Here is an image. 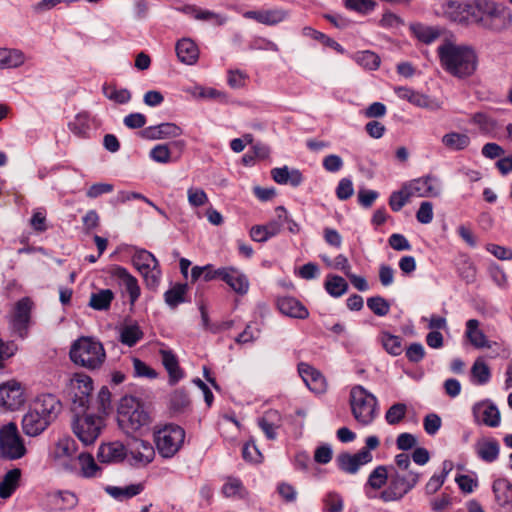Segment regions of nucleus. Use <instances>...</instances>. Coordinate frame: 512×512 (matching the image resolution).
Returning a JSON list of instances; mask_svg holds the SVG:
<instances>
[{
    "label": "nucleus",
    "mask_w": 512,
    "mask_h": 512,
    "mask_svg": "<svg viewBox=\"0 0 512 512\" xmlns=\"http://www.w3.org/2000/svg\"><path fill=\"white\" fill-rule=\"evenodd\" d=\"M437 53L442 68L454 77H468L477 68V55L471 46L447 40L437 48Z\"/></svg>",
    "instance_id": "obj_1"
},
{
    "label": "nucleus",
    "mask_w": 512,
    "mask_h": 512,
    "mask_svg": "<svg viewBox=\"0 0 512 512\" xmlns=\"http://www.w3.org/2000/svg\"><path fill=\"white\" fill-rule=\"evenodd\" d=\"M71 360L90 370L98 369L106 359V353L101 342L92 337H81L70 349Z\"/></svg>",
    "instance_id": "obj_2"
},
{
    "label": "nucleus",
    "mask_w": 512,
    "mask_h": 512,
    "mask_svg": "<svg viewBox=\"0 0 512 512\" xmlns=\"http://www.w3.org/2000/svg\"><path fill=\"white\" fill-rule=\"evenodd\" d=\"M117 421L126 434H131L147 426L150 423V415L135 397L125 396L118 407Z\"/></svg>",
    "instance_id": "obj_3"
},
{
    "label": "nucleus",
    "mask_w": 512,
    "mask_h": 512,
    "mask_svg": "<svg viewBox=\"0 0 512 512\" xmlns=\"http://www.w3.org/2000/svg\"><path fill=\"white\" fill-rule=\"evenodd\" d=\"M350 406L353 417L362 425L371 424L378 414L377 398L361 385L351 389Z\"/></svg>",
    "instance_id": "obj_4"
},
{
    "label": "nucleus",
    "mask_w": 512,
    "mask_h": 512,
    "mask_svg": "<svg viewBox=\"0 0 512 512\" xmlns=\"http://www.w3.org/2000/svg\"><path fill=\"white\" fill-rule=\"evenodd\" d=\"M478 12L484 14L485 18L478 16L477 22L490 31L500 33L512 26L510 9L492 0H478Z\"/></svg>",
    "instance_id": "obj_5"
},
{
    "label": "nucleus",
    "mask_w": 512,
    "mask_h": 512,
    "mask_svg": "<svg viewBox=\"0 0 512 512\" xmlns=\"http://www.w3.org/2000/svg\"><path fill=\"white\" fill-rule=\"evenodd\" d=\"M420 476L416 471H395L379 498L385 503L400 501L418 484Z\"/></svg>",
    "instance_id": "obj_6"
},
{
    "label": "nucleus",
    "mask_w": 512,
    "mask_h": 512,
    "mask_svg": "<svg viewBox=\"0 0 512 512\" xmlns=\"http://www.w3.org/2000/svg\"><path fill=\"white\" fill-rule=\"evenodd\" d=\"M185 440V431L175 424H168L154 433V442L161 457L169 459L175 456L182 448Z\"/></svg>",
    "instance_id": "obj_7"
},
{
    "label": "nucleus",
    "mask_w": 512,
    "mask_h": 512,
    "mask_svg": "<svg viewBox=\"0 0 512 512\" xmlns=\"http://www.w3.org/2000/svg\"><path fill=\"white\" fill-rule=\"evenodd\" d=\"M478 0L457 1L445 0L441 3L438 14L451 22L468 24L470 21H478Z\"/></svg>",
    "instance_id": "obj_8"
},
{
    "label": "nucleus",
    "mask_w": 512,
    "mask_h": 512,
    "mask_svg": "<svg viewBox=\"0 0 512 512\" xmlns=\"http://www.w3.org/2000/svg\"><path fill=\"white\" fill-rule=\"evenodd\" d=\"M27 453L24 441L14 422L0 428V457L7 460H18Z\"/></svg>",
    "instance_id": "obj_9"
},
{
    "label": "nucleus",
    "mask_w": 512,
    "mask_h": 512,
    "mask_svg": "<svg viewBox=\"0 0 512 512\" xmlns=\"http://www.w3.org/2000/svg\"><path fill=\"white\" fill-rule=\"evenodd\" d=\"M132 262L143 276L146 286L149 289H156L160 282L161 270L155 256L147 250L138 249L132 256Z\"/></svg>",
    "instance_id": "obj_10"
},
{
    "label": "nucleus",
    "mask_w": 512,
    "mask_h": 512,
    "mask_svg": "<svg viewBox=\"0 0 512 512\" xmlns=\"http://www.w3.org/2000/svg\"><path fill=\"white\" fill-rule=\"evenodd\" d=\"M103 419L94 415L78 416L73 422V432L84 445H91L99 437Z\"/></svg>",
    "instance_id": "obj_11"
},
{
    "label": "nucleus",
    "mask_w": 512,
    "mask_h": 512,
    "mask_svg": "<svg viewBox=\"0 0 512 512\" xmlns=\"http://www.w3.org/2000/svg\"><path fill=\"white\" fill-rule=\"evenodd\" d=\"M92 390V379L83 373H75L67 386V392L73 403L83 409L89 406Z\"/></svg>",
    "instance_id": "obj_12"
},
{
    "label": "nucleus",
    "mask_w": 512,
    "mask_h": 512,
    "mask_svg": "<svg viewBox=\"0 0 512 512\" xmlns=\"http://www.w3.org/2000/svg\"><path fill=\"white\" fill-rule=\"evenodd\" d=\"M126 449V458L132 466L145 467L154 460L155 449L148 441L131 438L126 444Z\"/></svg>",
    "instance_id": "obj_13"
},
{
    "label": "nucleus",
    "mask_w": 512,
    "mask_h": 512,
    "mask_svg": "<svg viewBox=\"0 0 512 512\" xmlns=\"http://www.w3.org/2000/svg\"><path fill=\"white\" fill-rule=\"evenodd\" d=\"M78 505V497L69 490L47 492L41 500V506L49 512H62L74 509Z\"/></svg>",
    "instance_id": "obj_14"
},
{
    "label": "nucleus",
    "mask_w": 512,
    "mask_h": 512,
    "mask_svg": "<svg viewBox=\"0 0 512 512\" xmlns=\"http://www.w3.org/2000/svg\"><path fill=\"white\" fill-rule=\"evenodd\" d=\"M411 197H438L442 188L437 177L427 175L405 183Z\"/></svg>",
    "instance_id": "obj_15"
},
{
    "label": "nucleus",
    "mask_w": 512,
    "mask_h": 512,
    "mask_svg": "<svg viewBox=\"0 0 512 512\" xmlns=\"http://www.w3.org/2000/svg\"><path fill=\"white\" fill-rule=\"evenodd\" d=\"M0 401L7 409H18L26 401L24 388L15 380H11L0 385Z\"/></svg>",
    "instance_id": "obj_16"
},
{
    "label": "nucleus",
    "mask_w": 512,
    "mask_h": 512,
    "mask_svg": "<svg viewBox=\"0 0 512 512\" xmlns=\"http://www.w3.org/2000/svg\"><path fill=\"white\" fill-rule=\"evenodd\" d=\"M41 416H45L50 423L55 421L61 412L62 404L60 400L53 394L44 393L37 396L30 404Z\"/></svg>",
    "instance_id": "obj_17"
},
{
    "label": "nucleus",
    "mask_w": 512,
    "mask_h": 512,
    "mask_svg": "<svg viewBox=\"0 0 512 512\" xmlns=\"http://www.w3.org/2000/svg\"><path fill=\"white\" fill-rule=\"evenodd\" d=\"M372 459V453L367 450H360L355 454L344 452L337 456L336 464L341 471L347 474H355L360 467L370 463Z\"/></svg>",
    "instance_id": "obj_18"
},
{
    "label": "nucleus",
    "mask_w": 512,
    "mask_h": 512,
    "mask_svg": "<svg viewBox=\"0 0 512 512\" xmlns=\"http://www.w3.org/2000/svg\"><path fill=\"white\" fill-rule=\"evenodd\" d=\"M474 421L488 427H497L500 424V412L498 408L489 401H481L472 407Z\"/></svg>",
    "instance_id": "obj_19"
},
{
    "label": "nucleus",
    "mask_w": 512,
    "mask_h": 512,
    "mask_svg": "<svg viewBox=\"0 0 512 512\" xmlns=\"http://www.w3.org/2000/svg\"><path fill=\"white\" fill-rule=\"evenodd\" d=\"M51 423L46 420L45 416H41L35 409L30 406L22 417L21 427L25 435L36 437L42 434Z\"/></svg>",
    "instance_id": "obj_20"
},
{
    "label": "nucleus",
    "mask_w": 512,
    "mask_h": 512,
    "mask_svg": "<svg viewBox=\"0 0 512 512\" xmlns=\"http://www.w3.org/2000/svg\"><path fill=\"white\" fill-rule=\"evenodd\" d=\"M127 457L126 445L119 441L104 443L99 446L97 458L99 462L112 464L120 463Z\"/></svg>",
    "instance_id": "obj_21"
},
{
    "label": "nucleus",
    "mask_w": 512,
    "mask_h": 512,
    "mask_svg": "<svg viewBox=\"0 0 512 512\" xmlns=\"http://www.w3.org/2000/svg\"><path fill=\"white\" fill-rule=\"evenodd\" d=\"M243 17L253 19L264 25L273 26L283 22L288 17V12L282 8L250 10L244 12Z\"/></svg>",
    "instance_id": "obj_22"
},
{
    "label": "nucleus",
    "mask_w": 512,
    "mask_h": 512,
    "mask_svg": "<svg viewBox=\"0 0 512 512\" xmlns=\"http://www.w3.org/2000/svg\"><path fill=\"white\" fill-rule=\"evenodd\" d=\"M110 274L119 281L120 285L125 287L131 304H134L140 296V287L137 279L126 268L118 265L111 268Z\"/></svg>",
    "instance_id": "obj_23"
},
{
    "label": "nucleus",
    "mask_w": 512,
    "mask_h": 512,
    "mask_svg": "<svg viewBox=\"0 0 512 512\" xmlns=\"http://www.w3.org/2000/svg\"><path fill=\"white\" fill-rule=\"evenodd\" d=\"M298 372L306 386L315 393H322L326 389V381L323 375L307 363L298 365Z\"/></svg>",
    "instance_id": "obj_24"
},
{
    "label": "nucleus",
    "mask_w": 512,
    "mask_h": 512,
    "mask_svg": "<svg viewBox=\"0 0 512 512\" xmlns=\"http://www.w3.org/2000/svg\"><path fill=\"white\" fill-rule=\"evenodd\" d=\"M277 307L282 314L292 318L306 319L309 316L308 309L294 297H279Z\"/></svg>",
    "instance_id": "obj_25"
},
{
    "label": "nucleus",
    "mask_w": 512,
    "mask_h": 512,
    "mask_svg": "<svg viewBox=\"0 0 512 512\" xmlns=\"http://www.w3.org/2000/svg\"><path fill=\"white\" fill-rule=\"evenodd\" d=\"M282 425L281 414L277 410L266 411L259 419L258 426L269 440L277 438V429Z\"/></svg>",
    "instance_id": "obj_26"
},
{
    "label": "nucleus",
    "mask_w": 512,
    "mask_h": 512,
    "mask_svg": "<svg viewBox=\"0 0 512 512\" xmlns=\"http://www.w3.org/2000/svg\"><path fill=\"white\" fill-rule=\"evenodd\" d=\"M142 134L146 139L157 140L178 137L182 130L174 123H161L145 128Z\"/></svg>",
    "instance_id": "obj_27"
},
{
    "label": "nucleus",
    "mask_w": 512,
    "mask_h": 512,
    "mask_svg": "<svg viewBox=\"0 0 512 512\" xmlns=\"http://www.w3.org/2000/svg\"><path fill=\"white\" fill-rule=\"evenodd\" d=\"M223 281L237 294L245 295L249 290L248 278L235 267H227Z\"/></svg>",
    "instance_id": "obj_28"
},
{
    "label": "nucleus",
    "mask_w": 512,
    "mask_h": 512,
    "mask_svg": "<svg viewBox=\"0 0 512 512\" xmlns=\"http://www.w3.org/2000/svg\"><path fill=\"white\" fill-rule=\"evenodd\" d=\"M32 308L33 302L29 297H24L16 302L13 312V325L17 330L27 327Z\"/></svg>",
    "instance_id": "obj_29"
},
{
    "label": "nucleus",
    "mask_w": 512,
    "mask_h": 512,
    "mask_svg": "<svg viewBox=\"0 0 512 512\" xmlns=\"http://www.w3.org/2000/svg\"><path fill=\"white\" fill-rule=\"evenodd\" d=\"M175 49L179 61L186 65L195 64L199 58V49L189 38L179 40Z\"/></svg>",
    "instance_id": "obj_30"
},
{
    "label": "nucleus",
    "mask_w": 512,
    "mask_h": 512,
    "mask_svg": "<svg viewBox=\"0 0 512 512\" xmlns=\"http://www.w3.org/2000/svg\"><path fill=\"white\" fill-rule=\"evenodd\" d=\"M273 180L281 185L290 184L298 187L303 182V176L297 169H289L287 166L273 168L271 170Z\"/></svg>",
    "instance_id": "obj_31"
},
{
    "label": "nucleus",
    "mask_w": 512,
    "mask_h": 512,
    "mask_svg": "<svg viewBox=\"0 0 512 512\" xmlns=\"http://www.w3.org/2000/svg\"><path fill=\"white\" fill-rule=\"evenodd\" d=\"M281 231V223L276 219L265 225H255L250 230V237L256 242H266L268 239L278 235Z\"/></svg>",
    "instance_id": "obj_32"
},
{
    "label": "nucleus",
    "mask_w": 512,
    "mask_h": 512,
    "mask_svg": "<svg viewBox=\"0 0 512 512\" xmlns=\"http://www.w3.org/2000/svg\"><path fill=\"white\" fill-rule=\"evenodd\" d=\"M480 323L477 319H470L466 322L465 336L476 348H490L491 345L483 331L479 328Z\"/></svg>",
    "instance_id": "obj_33"
},
{
    "label": "nucleus",
    "mask_w": 512,
    "mask_h": 512,
    "mask_svg": "<svg viewBox=\"0 0 512 512\" xmlns=\"http://www.w3.org/2000/svg\"><path fill=\"white\" fill-rule=\"evenodd\" d=\"M20 479L21 470L19 468L9 470L0 481V498L7 499L11 497L19 487Z\"/></svg>",
    "instance_id": "obj_34"
},
{
    "label": "nucleus",
    "mask_w": 512,
    "mask_h": 512,
    "mask_svg": "<svg viewBox=\"0 0 512 512\" xmlns=\"http://www.w3.org/2000/svg\"><path fill=\"white\" fill-rule=\"evenodd\" d=\"M144 490L143 483H134L124 487L107 486L105 491L112 498L123 501L139 495Z\"/></svg>",
    "instance_id": "obj_35"
},
{
    "label": "nucleus",
    "mask_w": 512,
    "mask_h": 512,
    "mask_svg": "<svg viewBox=\"0 0 512 512\" xmlns=\"http://www.w3.org/2000/svg\"><path fill=\"white\" fill-rule=\"evenodd\" d=\"M476 453L480 459L485 462H494L499 455V444L493 439H483L475 445Z\"/></svg>",
    "instance_id": "obj_36"
},
{
    "label": "nucleus",
    "mask_w": 512,
    "mask_h": 512,
    "mask_svg": "<svg viewBox=\"0 0 512 512\" xmlns=\"http://www.w3.org/2000/svg\"><path fill=\"white\" fill-rule=\"evenodd\" d=\"M493 492L500 506H512V484L509 480L505 478L495 480L493 483Z\"/></svg>",
    "instance_id": "obj_37"
},
{
    "label": "nucleus",
    "mask_w": 512,
    "mask_h": 512,
    "mask_svg": "<svg viewBox=\"0 0 512 512\" xmlns=\"http://www.w3.org/2000/svg\"><path fill=\"white\" fill-rule=\"evenodd\" d=\"M92 119L87 112L78 113L72 121L68 123L70 131L80 138H88L91 132Z\"/></svg>",
    "instance_id": "obj_38"
},
{
    "label": "nucleus",
    "mask_w": 512,
    "mask_h": 512,
    "mask_svg": "<svg viewBox=\"0 0 512 512\" xmlns=\"http://www.w3.org/2000/svg\"><path fill=\"white\" fill-rule=\"evenodd\" d=\"M441 143L450 151H462L470 145V137L466 133L452 131L442 136Z\"/></svg>",
    "instance_id": "obj_39"
},
{
    "label": "nucleus",
    "mask_w": 512,
    "mask_h": 512,
    "mask_svg": "<svg viewBox=\"0 0 512 512\" xmlns=\"http://www.w3.org/2000/svg\"><path fill=\"white\" fill-rule=\"evenodd\" d=\"M25 60L24 53L18 49L0 48V69L20 67Z\"/></svg>",
    "instance_id": "obj_40"
},
{
    "label": "nucleus",
    "mask_w": 512,
    "mask_h": 512,
    "mask_svg": "<svg viewBox=\"0 0 512 512\" xmlns=\"http://www.w3.org/2000/svg\"><path fill=\"white\" fill-rule=\"evenodd\" d=\"M76 450L75 441L70 437H63L56 442L52 450V456L57 460L70 459L75 455Z\"/></svg>",
    "instance_id": "obj_41"
},
{
    "label": "nucleus",
    "mask_w": 512,
    "mask_h": 512,
    "mask_svg": "<svg viewBox=\"0 0 512 512\" xmlns=\"http://www.w3.org/2000/svg\"><path fill=\"white\" fill-rule=\"evenodd\" d=\"M471 378L472 382L477 385H484L489 382L491 371L483 358L479 357L473 363L471 367Z\"/></svg>",
    "instance_id": "obj_42"
},
{
    "label": "nucleus",
    "mask_w": 512,
    "mask_h": 512,
    "mask_svg": "<svg viewBox=\"0 0 512 512\" xmlns=\"http://www.w3.org/2000/svg\"><path fill=\"white\" fill-rule=\"evenodd\" d=\"M410 29L413 35L425 44L434 42L440 36L438 29L421 23L412 24Z\"/></svg>",
    "instance_id": "obj_43"
},
{
    "label": "nucleus",
    "mask_w": 512,
    "mask_h": 512,
    "mask_svg": "<svg viewBox=\"0 0 512 512\" xmlns=\"http://www.w3.org/2000/svg\"><path fill=\"white\" fill-rule=\"evenodd\" d=\"M77 459L80 466V473L83 477L93 478L100 474L101 469L91 454L80 453Z\"/></svg>",
    "instance_id": "obj_44"
},
{
    "label": "nucleus",
    "mask_w": 512,
    "mask_h": 512,
    "mask_svg": "<svg viewBox=\"0 0 512 512\" xmlns=\"http://www.w3.org/2000/svg\"><path fill=\"white\" fill-rule=\"evenodd\" d=\"M143 337V332L137 324L124 325L119 330V340L128 347L134 346Z\"/></svg>",
    "instance_id": "obj_45"
},
{
    "label": "nucleus",
    "mask_w": 512,
    "mask_h": 512,
    "mask_svg": "<svg viewBox=\"0 0 512 512\" xmlns=\"http://www.w3.org/2000/svg\"><path fill=\"white\" fill-rule=\"evenodd\" d=\"M113 299L114 294L110 289H102L91 294L89 306L99 311L107 310Z\"/></svg>",
    "instance_id": "obj_46"
},
{
    "label": "nucleus",
    "mask_w": 512,
    "mask_h": 512,
    "mask_svg": "<svg viewBox=\"0 0 512 512\" xmlns=\"http://www.w3.org/2000/svg\"><path fill=\"white\" fill-rule=\"evenodd\" d=\"M160 355L162 363L166 370L168 371L170 378L174 382L182 378V372L178 365V360L176 356L171 351L167 350H161Z\"/></svg>",
    "instance_id": "obj_47"
},
{
    "label": "nucleus",
    "mask_w": 512,
    "mask_h": 512,
    "mask_svg": "<svg viewBox=\"0 0 512 512\" xmlns=\"http://www.w3.org/2000/svg\"><path fill=\"white\" fill-rule=\"evenodd\" d=\"M187 292V285L186 284H176L173 287H171L169 290H167L164 294V299L166 304L171 307L175 308L179 304L185 302V294Z\"/></svg>",
    "instance_id": "obj_48"
},
{
    "label": "nucleus",
    "mask_w": 512,
    "mask_h": 512,
    "mask_svg": "<svg viewBox=\"0 0 512 512\" xmlns=\"http://www.w3.org/2000/svg\"><path fill=\"white\" fill-rule=\"evenodd\" d=\"M325 289L329 295L337 298L346 293L348 284L341 276L331 275L327 277Z\"/></svg>",
    "instance_id": "obj_49"
},
{
    "label": "nucleus",
    "mask_w": 512,
    "mask_h": 512,
    "mask_svg": "<svg viewBox=\"0 0 512 512\" xmlns=\"http://www.w3.org/2000/svg\"><path fill=\"white\" fill-rule=\"evenodd\" d=\"M380 340L387 353L398 356L403 352L402 339L388 332H382Z\"/></svg>",
    "instance_id": "obj_50"
},
{
    "label": "nucleus",
    "mask_w": 512,
    "mask_h": 512,
    "mask_svg": "<svg viewBox=\"0 0 512 512\" xmlns=\"http://www.w3.org/2000/svg\"><path fill=\"white\" fill-rule=\"evenodd\" d=\"M387 480V467L379 465L369 474L366 486L373 490H379L387 483Z\"/></svg>",
    "instance_id": "obj_51"
},
{
    "label": "nucleus",
    "mask_w": 512,
    "mask_h": 512,
    "mask_svg": "<svg viewBox=\"0 0 512 512\" xmlns=\"http://www.w3.org/2000/svg\"><path fill=\"white\" fill-rule=\"evenodd\" d=\"M102 90L106 98L118 104L128 103L131 99L128 89H118L116 86L104 84Z\"/></svg>",
    "instance_id": "obj_52"
},
{
    "label": "nucleus",
    "mask_w": 512,
    "mask_h": 512,
    "mask_svg": "<svg viewBox=\"0 0 512 512\" xmlns=\"http://www.w3.org/2000/svg\"><path fill=\"white\" fill-rule=\"evenodd\" d=\"M302 34L306 37H310L316 41L321 42L327 47H331L339 52H343V48L338 42L323 34L322 32L313 29L312 27H304L302 29Z\"/></svg>",
    "instance_id": "obj_53"
},
{
    "label": "nucleus",
    "mask_w": 512,
    "mask_h": 512,
    "mask_svg": "<svg viewBox=\"0 0 512 512\" xmlns=\"http://www.w3.org/2000/svg\"><path fill=\"white\" fill-rule=\"evenodd\" d=\"M184 91L197 99H217L224 94L214 88H206L200 85L184 88Z\"/></svg>",
    "instance_id": "obj_54"
},
{
    "label": "nucleus",
    "mask_w": 512,
    "mask_h": 512,
    "mask_svg": "<svg viewBox=\"0 0 512 512\" xmlns=\"http://www.w3.org/2000/svg\"><path fill=\"white\" fill-rule=\"evenodd\" d=\"M225 497L244 498L246 495L242 482L237 478H229L222 487Z\"/></svg>",
    "instance_id": "obj_55"
},
{
    "label": "nucleus",
    "mask_w": 512,
    "mask_h": 512,
    "mask_svg": "<svg viewBox=\"0 0 512 512\" xmlns=\"http://www.w3.org/2000/svg\"><path fill=\"white\" fill-rule=\"evenodd\" d=\"M411 195L404 184L398 191H394L389 198V205L394 212L400 211L408 203Z\"/></svg>",
    "instance_id": "obj_56"
},
{
    "label": "nucleus",
    "mask_w": 512,
    "mask_h": 512,
    "mask_svg": "<svg viewBox=\"0 0 512 512\" xmlns=\"http://www.w3.org/2000/svg\"><path fill=\"white\" fill-rule=\"evenodd\" d=\"M344 6L360 14H368L372 12L377 3L374 0H343Z\"/></svg>",
    "instance_id": "obj_57"
},
{
    "label": "nucleus",
    "mask_w": 512,
    "mask_h": 512,
    "mask_svg": "<svg viewBox=\"0 0 512 512\" xmlns=\"http://www.w3.org/2000/svg\"><path fill=\"white\" fill-rule=\"evenodd\" d=\"M356 62L365 69L375 70L380 65V58L371 51H361L355 55Z\"/></svg>",
    "instance_id": "obj_58"
},
{
    "label": "nucleus",
    "mask_w": 512,
    "mask_h": 512,
    "mask_svg": "<svg viewBox=\"0 0 512 512\" xmlns=\"http://www.w3.org/2000/svg\"><path fill=\"white\" fill-rule=\"evenodd\" d=\"M407 406L404 403L393 404L385 414V420L390 425L400 423L406 416Z\"/></svg>",
    "instance_id": "obj_59"
},
{
    "label": "nucleus",
    "mask_w": 512,
    "mask_h": 512,
    "mask_svg": "<svg viewBox=\"0 0 512 512\" xmlns=\"http://www.w3.org/2000/svg\"><path fill=\"white\" fill-rule=\"evenodd\" d=\"M187 199L189 205L193 208L202 207L209 201L206 192L198 187H190L187 190Z\"/></svg>",
    "instance_id": "obj_60"
},
{
    "label": "nucleus",
    "mask_w": 512,
    "mask_h": 512,
    "mask_svg": "<svg viewBox=\"0 0 512 512\" xmlns=\"http://www.w3.org/2000/svg\"><path fill=\"white\" fill-rule=\"evenodd\" d=\"M368 308L377 316H385L390 311V304L381 296H374L367 299Z\"/></svg>",
    "instance_id": "obj_61"
},
{
    "label": "nucleus",
    "mask_w": 512,
    "mask_h": 512,
    "mask_svg": "<svg viewBox=\"0 0 512 512\" xmlns=\"http://www.w3.org/2000/svg\"><path fill=\"white\" fill-rule=\"evenodd\" d=\"M149 156L157 163H169L171 161L170 144H158L154 146L150 150Z\"/></svg>",
    "instance_id": "obj_62"
},
{
    "label": "nucleus",
    "mask_w": 512,
    "mask_h": 512,
    "mask_svg": "<svg viewBox=\"0 0 512 512\" xmlns=\"http://www.w3.org/2000/svg\"><path fill=\"white\" fill-rule=\"evenodd\" d=\"M325 512H342L344 508L342 497L336 492H329L323 498Z\"/></svg>",
    "instance_id": "obj_63"
},
{
    "label": "nucleus",
    "mask_w": 512,
    "mask_h": 512,
    "mask_svg": "<svg viewBox=\"0 0 512 512\" xmlns=\"http://www.w3.org/2000/svg\"><path fill=\"white\" fill-rule=\"evenodd\" d=\"M277 221L281 223V227L287 224V229L293 234L300 232L299 224L294 221L288 214L287 210L283 206H278L275 209Z\"/></svg>",
    "instance_id": "obj_64"
}]
</instances>
